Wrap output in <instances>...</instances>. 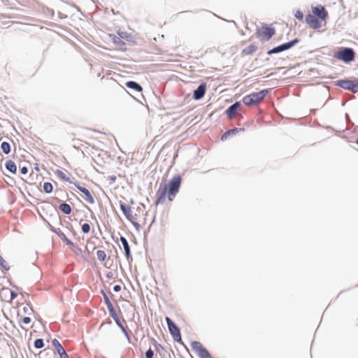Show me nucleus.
<instances>
[{
    "mask_svg": "<svg viewBox=\"0 0 358 358\" xmlns=\"http://www.w3.org/2000/svg\"><path fill=\"white\" fill-rule=\"evenodd\" d=\"M91 227L87 222L84 223L81 227V230L83 234H88L90 231Z\"/></svg>",
    "mask_w": 358,
    "mask_h": 358,
    "instance_id": "c9c22d12",
    "label": "nucleus"
},
{
    "mask_svg": "<svg viewBox=\"0 0 358 358\" xmlns=\"http://www.w3.org/2000/svg\"><path fill=\"white\" fill-rule=\"evenodd\" d=\"M294 17L300 22H302L304 18L303 12L299 9H298L294 13Z\"/></svg>",
    "mask_w": 358,
    "mask_h": 358,
    "instance_id": "e433bc0d",
    "label": "nucleus"
},
{
    "mask_svg": "<svg viewBox=\"0 0 358 358\" xmlns=\"http://www.w3.org/2000/svg\"><path fill=\"white\" fill-rule=\"evenodd\" d=\"M31 321V317L28 316H24L22 318H21L20 322H22L24 324H29Z\"/></svg>",
    "mask_w": 358,
    "mask_h": 358,
    "instance_id": "79ce46f5",
    "label": "nucleus"
},
{
    "mask_svg": "<svg viewBox=\"0 0 358 358\" xmlns=\"http://www.w3.org/2000/svg\"><path fill=\"white\" fill-rule=\"evenodd\" d=\"M5 259L3 258V257L0 255V264L4 261Z\"/></svg>",
    "mask_w": 358,
    "mask_h": 358,
    "instance_id": "338daca9",
    "label": "nucleus"
},
{
    "mask_svg": "<svg viewBox=\"0 0 358 358\" xmlns=\"http://www.w3.org/2000/svg\"><path fill=\"white\" fill-rule=\"evenodd\" d=\"M241 106V102L236 101L227 108V109L224 111V114L229 120H232L235 117V113H239Z\"/></svg>",
    "mask_w": 358,
    "mask_h": 358,
    "instance_id": "9d476101",
    "label": "nucleus"
},
{
    "mask_svg": "<svg viewBox=\"0 0 358 358\" xmlns=\"http://www.w3.org/2000/svg\"><path fill=\"white\" fill-rule=\"evenodd\" d=\"M7 282L9 284V285L13 287V288L16 289L17 290L20 289V287L17 286L10 278L7 279Z\"/></svg>",
    "mask_w": 358,
    "mask_h": 358,
    "instance_id": "c03bdc74",
    "label": "nucleus"
},
{
    "mask_svg": "<svg viewBox=\"0 0 358 358\" xmlns=\"http://www.w3.org/2000/svg\"><path fill=\"white\" fill-rule=\"evenodd\" d=\"M333 85L355 94L358 92V78L349 77L336 80L333 82Z\"/></svg>",
    "mask_w": 358,
    "mask_h": 358,
    "instance_id": "f03ea898",
    "label": "nucleus"
},
{
    "mask_svg": "<svg viewBox=\"0 0 358 358\" xmlns=\"http://www.w3.org/2000/svg\"><path fill=\"white\" fill-rule=\"evenodd\" d=\"M165 321L168 327L169 333L175 342L180 344H184L182 340L181 331L180 327L177 324L169 317H165Z\"/></svg>",
    "mask_w": 358,
    "mask_h": 358,
    "instance_id": "20e7f679",
    "label": "nucleus"
},
{
    "mask_svg": "<svg viewBox=\"0 0 358 358\" xmlns=\"http://www.w3.org/2000/svg\"><path fill=\"white\" fill-rule=\"evenodd\" d=\"M60 192H62V189H57L55 190V194H59Z\"/></svg>",
    "mask_w": 358,
    "mask_h": 358,
    "instance_id": "e2e57ef3",
    "label": "nucleus"
},
{
    "mask_svg": "<svg viewBox=\"0 0 358 358\" xmlns=\"http://www.w3.org/2000/svg\"><path fill=\"white\" fill-rule=\"evenodd\" d=\"M1 150L5 155H8L11 152V145L7 141H3L0 145Z\"/></svg>",
    "mask_w": 358,
    "mask_h": 358,
    "instance_id": "bb28decb",
    "label": "nucleus"
},
{
    "mask_svg": "<svg viewBox=\"0 0 358 358\" xmlns=\"http://www.w3.org/2000/svg\"><path fill=\"white\" fill-rule=\"evenodd\" d=\"M242 101L246 106H252L260 102L256 92L245 95L243 98Z\"/></svg>",
    "mask_w": 358,
    "mask_h": 358,
    "instance_id": "4468645a",
    "label": "nucleus"
},
{
    "mask_svg": "<svg viewBox=\"0 0 358 358\" xmlns=\"http://www.w3.org/2000/svg\"><path fill=\"white\" fill-rule=\"evenodd\" d=\"M305 22L308 27L314 30H319L322 27L321 20L308 13L305 17Z\"/></svg>",
    "mask_w": 358,
    "mask_h": 358,
    "instance_id": "6e6552de",
    "label": "nucleus"
},
{
    "mask_svg": "<svg viewBox=\"0 0 358 358\" xmlns=\"http://www.w3.org/2000/svg\"><path fill=\"white\" fill-rule=\"evenodd\" d=\"M278 53H279L278 49L277 48L276 46L273 47L271 49L268 50L267 52H266V55H273V54H278Z\"/></svg>",
    "mask_w": 358,
    "mask_h": 358,
    "instance_id": "ea45409f",
    "label": "nucleus"
},
{
    "mask_svg": "<svg viewBox=\"0 0 358 358\" xmlns=\"http://www.w3.org/2000/svg\"><path fill=\"white\" fill-rule=\"evenodd\" d=\"M51 217H55L56 219H58L59 220V224L61 225L62 224V220H61V217H60V215L57 212V213L53 215H50Z\"/></svg>",
    "mask_w": 358,
    "mask_h": 358,
    "instance_id": "603ef678",
    "label": "nucleus"
},
{
    "mask_svg": "<svg viewBox=\"0 0 358 358\" xmlns=\"http://www.w3.org/2000/svg\"><path fill=\"white\" fill-rule=\"evenodd\" d=\"M275 34V29L271 24L268 25L266 24H263L261 29H257L255 33L257 37L262 41H269Z\"/></svg>",
    "mask_w": 358,
    "mask_h": 358,
    "instance_id": "39448f33",
    "label": "nucleus"
},
{
    "mask_svg": "<svg viewBox=\"0 0 358 358\" xmlns=\"http://www.w3.org/2000/svg\"><path fill=\"white\" fill-rule=\"evenodd\" d=\"M129 203H130L131 205H134V204L135 203L134 200L133 199H130V201H129Z\"/></svg>",
    "mask_w": 358,
    "mask_h": 358,
    "instance_id": "0e129e2a",
    "label": "nucleus"
},
{
    "mask_svg": "<svg viewBox=\"0 0 358 358\" xmlns=\"http://www.w3.org/2000/svg\"><path fill=\"white\" fill-rule=\"evenodd\" d=\"M55 173L61 180L74 185L75 181L72 180L69 177L66 176L62 171L57 169Z\"/></svg>",
    "mask_w": 358,
    "mask_h": 358,
    "instance_id": "a878e982",
    "label": "nucleus"
},
{
    "mask_svg": "<svg viewBox=\"0 0 358 358\" xmlns=\"http://www.w3.org/2000/svg\"><path fill=\"white\" fill-rule=\"evenodd\" d=\"M257 50V46L252 43L247 48L242 50L241 55H251Z\"/></svg>",
    "mask_w": 358,
    "mask_h": 358,
    "instance_id": "b1692460",
    "label": "nucleus"
},
{
    "mask_svg": "<svg viewBox=\"0 0 358 358\" xmlns=\"http://www.w3.org/2000/svg\"><path fill=\"white\" fill-rule=\"evenodd\" d=\"M10 268V267L6 260L3 261V262L0 264V269L3 273H5V272L8 271Z\"/></svg>",
    "mask_w": 358,
    "mask_h": 358,
    "instance_id": "f704fd0d",
    "label": "nucleus"
},
{
    "mask_svg": "<svg viewBox=\"0 0 358 358\" xmlns=\"http://www.w3.org/2000/svg\"><path fill=\"white\" fill-rule=\"evenodd\" d=\"M45 346L44 340L43 338H36L34 341V347L36 349H41Z\"/></svg>",
    "mask_w": 358,
    "mask_h": 358,
    "instance_id": "7c9ffc66",
    "label": "nucleus"
},
{
    "mask_svg": "<svg viewBox=\"0 0 358 358\" xmlns=\"http://www.w3.org/2000/svg\"><path fill=\"white\" fill-rule=\"evenodd\" d=\"M116 325L120 328V329L122 331V330H124V329H125L127 327H124L123 325V323L121 321L120 317L115 320H114Z\"/></svg>",
    "mask_w": 358,
    "mask_h": 358,
    "instance_id": "58836bf2",
    "label": "nucleus"
},
{
    "mask_svg": "<svg viewBox=\"0 0 358 358\" xmlns=\"http://www.w3.org/2000/svg\"><path fill=\"white\" fill-rule=\"evenodd\" d=\"M100 294L103 296V298L104 299V302L106 305V306L112 305V302L108 296L107 293L104 291V289H101L100 291Z\"/></svg>",
    "mask_w": 358,
    "mask_h": 358,
    "instance_id": "2f4dec72",
    "label": "nucleus"
},
{
    "mask_svg": "<svg viewBox=\"0 0 358 358\" xmlns=\"http://www.w3.org/2000/svg\"><path fill=\"white\" fill-rule=\"evenodd\" d=\"M150 341L162 358H171L170 354L168 352L167 350L163 345L159 343L152 337H150Z\"/></svg>",
    "mask_w": 358,
    "mask_h": 358,
    "instance_id": "ddd939ff",
    "label": "nucleus"
},
{
    "mask_svg": "<svg viewBox=\"0 0 358 358\" xmlns=\"http://www.w3.org/2000/svg\"><path fill=\"white\" fill-rule=\"evenodd\" d=\"M109 38L111 39L113 43L118 47V49L120 51L125 52L127 50V44L126 43L122 40V38H120V36H116L113 34H110Z\"/></svg>",
    "mask_w": 358,
    "mask_h": 358,
    "instance_id": "2eb2a0df",
    "label": "nucleus"
},
{
    "mask_svg": "<svg viewBox=\"0 0 358 358\" xmlns=\"http://www.w3.org/2000/svg\"><path fill=\"white\" fill-rule=\"evenodd\" d=\"M54 187L51 182H45L43 185V191L45 194H51L53 192Z\"/></svg>",
    "mask_w": 358,
    "mask_h": 358,
    "instance_id": "c85d7f7f",
    "label": "nucleus"
},
{
    "mask_svg": "<svg viewBox=\"0 0 358 358\" xmlns=\"http://www.w3.org/2000/svg\"><path fill=\"white\" fill-rule=\"evenodd\" d=\"M52 232L57 234L59 237V234H63V232L59 228L53 229Z\"/></svg>",
    "mask_w": 358,
    "mask_h": 358,
    "instance_id": "3c124183",
    "label": "nucleus"
},
{
    "mask_svg": "<svg viewBox=\"0 0 358 358\" xmlns=\"http://www.w3.org/2000/svg\"><path fill=\"white\" fill-rule=\"evenodd\" d=\"M59 238L73 251H76V249H79L80 251H82L79 247L76 245L69 238L66 237L64 233H63L62 234H59Z\"/></svg>",
    "mask_w": 358,
    "mask_h": 358,
    "instance_id": "aec40b11",
    "label": "nucleus"
},
{
    "mask_svg": "<svg viewBox=\"0 0 358 358\" xmlns=\"http://www.w3.org/2000/svg\"><path fill=\"white\" fill-rule=\"evenodd\" d=\"M271 88H266L261 90L259 92H256L259 101L264 99L271 92Z\"/></svg>",
    "mask_w": 358,
    "mask_h": 358,
    "instance_id": "cd10ccee",
    "label": "nucleus"
},
{
    "mask_svg": "<svg viewBox=\"0 0 358 358\" xmlns=\"http://www.w3.org/2000/svg\"><path fill=\"white\" fill-rule=\"evenodd\" d=\"M43 222L46 224L47 227L50 229V230L51 231H52V229H55V227H53L52 225H51V224H50V223L48 221H47L45 219H44V218H43Z\"/></svg>",
    "mask_w": 358,
    "mask_h": 358,
    "instance_id": "8fccbe9b",
    "label": "nucleus"
},
{
    "mask_svg": "<svg viewBox=\"0 0 358 358\" xmlns=\"http://www.w3.org/2000/svg\"><path fill=\"white\" fill-rule=\"evenodd\" d=\"M206 87L207 84L206 82L202 81L199 86L193 91V95L192 98L196 100L199 101L202 99L206 92Z\"/></svg>",
    "mask_w": 358,
    "mask_h": 358,
    "instance_id": "1a4fd4ad",
    "label": "nucleus"
},
{
    "mask_svg": "<svg viewBox=\"0 0 358 358\" xmlns=\"http://www.w3.org/2000/svg\"><path fill=\"white\" fill-rule=\"evenodd\" d=\"M106 277L108 279H111L113 278V273L111 271H109V272L106 273Z\"/></svg>",
    "mask_w": 358,
    "mask_h": 358,
    "instance_id": "864d4df0",
    "label": "nucleus"
},
{
    "mask_svg": "<svg viewBox=\"0 0 358 358\" xmlns=\"http://www.w3.org/2000/svg\"><path fill=\"white\" fill-rule=\"evenodd\" d=\"M91 218H92V220H96V217H95V215H94V214H92V215H91Z\"/></svg>",
    "mask_w": 358,
    "mask_h": 358,
    "instance_id": "774afa93",
    "label": "nucleus"
},
{
    "mask_svg": "<svg viewBox=\"0 0 358 358\" xmlns=\"http://www.w3.org/2000/svg\"><path fill=\"white\" fill-rule=\"evenodd\" d=\"M117 35L120 36V38H122V40H124L125 41L128 42L129 44L131 45L136 44V41L133 38L132 35L129 33H127V31L118 30Z\"/></svg>",
    "mask_w": 358,
    "mask_h": 358,
    "instance_id": "6ab92c4d",
    "label": "nucleus"
},
{
    "mask_svg": "<svg viewBox=\"0 0 358 358\" xmlns=\"http://www.w3.org/2000/svg\"><path fill=\"white\" fill-rule=\"evenodd\" d=\"M96 255H97L98 259L101 262H103L106 259V253L104 250H97Z\"/></svg>",
    "mask_w": 358,
    "mask_h": 358,
    "instance_id": "473e14b6",
    "label": "nucleus"
},
{
    "mask_svg": "<svg viewBox=\"0 0 358 358\" xmlns=\"http://www.w3.org/2000/svg\"><path fill=\"white\" fill-rule=\"evenodd\" d=\"M6 169L12 174H16L17 168L16 164L11 159H8L5 163Z\"/></svg>",
    "mask_w": 358,
    "mask_h": 358,
    "instance_id": "4be33fe9",
    "label": "nucleus"
},
{
    "mask_svg": "<svg viewBox=\"0 0 358 358\" xmlns=\"http://www.w3.org/2000/svg\"><path fill=\"white\" fill-rule=\"evenodd\" d=\"M27 304L29 307L24 306L23 308V312L25 314L30 315L31 313H33L34 312V310L33 306L30 301L27 303Z\"/></svg>",
    "mask_w": 358,
    "mask_h": 358,
    "instance_id": "72a5a7b5",
    "label": "nucleus"
},
{
    "mask_svg": "<svg viewBox=\"0 0 358 358\" xmlns=\"http://www.w3.org/2000/svg\"><path fill=\"white\" fill-rule=\"evenodd\" d=\"M107 308L110 316L113 319V320L119 317V315L113 304L107 306Z\"/></svg>",
    "mask_w": 358,
    "mask_h": 358,
    "instance_id": "c756f323",
    "label": "nucleus"
},
{
    "mask_svg": "<svg viewBox=\"0 0 358 358\" xmlns=\"http://www.w3.org/2000/svg\"><path fill=\"white\" fill-rule=\"evenodd\" d=\"M34 169H35L36 171H40L39 165H38V164H35Z\"/></svg>",
    "mask_w": 358,
    "mask_h": 358,
    "instance_id": "13d9d810",
    "label": "nucleus"
},
{
    "mask_svg": "<svg viewBox=\"0 0 358 358\" xmlns=\"http://www.w3.org/2000/svg\"><path fill=\"white\" fill-rule=\"evenodd\" d=\"M181 183L182 176L179 173L175 174L167 182L162 181L156 192L155 208L158 205L164 203L166 197L169 201H173L179 192Z\"/></svg>",
    "mask_w": 358,
    "mask_h": 358,
    "instance_id": "f257e3e1",
    "label": "nucleus"
},
{
    "mask_svg": "<svg viewBox=\"0 0 358 358\" xmlns=\"http://www.w3.org/2000/svg\"><path fill=\"white\" fill-rule=\"evenodd\" d=\"M120 241L123 246L124 255H125L128 261H132V255H131V249H130V246H129L127 239L124 236L120 235Z\"/></svg>",
    "mask_w": 358,
    "mask_h": 358,
    "instance_id": "f3484780",
    "label": "nucleus"
},
{
    "mask_svg": "<svg viewBox=\"0 0 358 358\" xmlns=\"http://www.w3.org/2000/svg\"><path fill=\"white\" fill-rule=\"evenodd\" d=\"M334 57L345 64H350L355 60L356 52L352 48L341 47L335 52Z\"/></svg>",
    "mask_w": 358,
    "mask_h": 358,
    "instance_id": "7ed1b4c3",
    "label": "nucleus"
},
{
    "mask_svg": "<svg viewBox=\"0 0 358 358\" xmlns=\"http://www.w3.org/2000/svg\"><path fill=\"white\" fill-rule=\"evenodd\" d=\"M48 12L50 13V14L52 15V16H54L55 15V11L53 9H51V8H48Z\"/></svg>",
    "mask_w": 358,
    "mask_h": 358,
    "instance_id": "4d7b16f0",
    "label": "nucleus"
},
{
    "mask_svg": "<svg viewBox=\"0 0 358 358\" xmlns=\"http://www.w3.org/2000/svg\"><path fill=\"white\" fill-rule=\"evenodd\" d=\"M58 208L65 215H70L72 212V208L66 201L61 203Z\"/></svg>",
    "mask_w": 358,
    "mask_h": 358,
    "instance_id": "393cba45",
    "label": "nucleus"
},
{
    "mask_svg": "<svg viewBox=\"0 0 358 358\" xmlns=\"http://www.w3.org/2000/svg\"><path fill=\"white\" fill-rule=\"evenodd\" d=\"M121 331L122 332L124 336L126 337V338L129 341V343H131V337L127 330V327L125 329H124V330H122Z\"/></svg>",
    "mask_w": 358,
    "mask_h": 358,
    "instance_id": "37998d69",
    "label": "nucleus"
},
{
    "mask_svg": "<svg viewBox=\"0 0 358 358\" xmlns=\"http://www.w3.org/2000/svg\"><path fill=\"white\" fill-rule=\"evenodd\" d=\"M155 356L154 350L150 347L145 352V358H153Z\"/></svg>",
    "mask_w": 358,
    "mask_h": 358,
    "instance_id": "4c0bfd02",
    "label": "nucleus"
},
{
    "mask_svg": "<svg viewBox=\"0 0 358 358\" xmlns=\"http://www.w3.org/2000/svg\"><path fill=\"white\" fill-rule=\"evenodd\" d=\"M110 179L112 180V181H115L116 180V176H111L110 177Z\"/></svg>",
    "mask_w": 358,
    "mask_h": 358,
    "instance_id": "bf43d9fd",
    "label": "nucleus"
},
{
    "mask_svg": "<svg viewBox=\"0 0 358 358\" xmlns=\"http://www.w3.org/2000/svg\"><path fill=\"white\" fill-rule=\"evenodd\" d=\"M120 208L125 217L127 220H131L134 217L132 215V210L129 205L122 202L120 201Z\"/></svg>",
    "mask_w": 358,
    "mask_h": 358,
    "instance_id": "a211bd4d",
    "label": "nucleus"
},
{
    "mask_svg": "<svg viewBox=\"0 0 358 358\" xmlns=\"http://www.w3.org/2000/svg\"><path fill=\"white\" fill-rule=\"evenodd\" d=\"M53 199L58 203L61 201V200L57 197H54Z\"/></svg>",
    "mask_w": 358,
    "mask_h": 358,
    "instance_id": "69168bd1",
    "label": "nucleus"
},
{
    "mask_svg": "<svg viewBox=\"0 0 358 358\" xmlns=\"http://www.w3.org/2000/svg\"><path fill=\"white\" fill-rule=\"evenodd\" d=\"M40 176V175L38 174H36L34 173V172H31L30 174H29V178L31 180H37L38 178Z\"/></svg>",
    "mask_w": 358,
    "mask_h": 358,
    "instance_id": "49530a36",
    "label": "nucleus"
},
{
    "mask_svg": "<svg viewBox=\"0 0 358 358\" xmlns=\"http://www.w3.org/2000/svg\"><path fill=\"white\" fill-rule=\"evenodd\" d=\"M52 344L54 346L57 354L59 355L60 358H70L66 351L64 350L62 344L57 338H54L52 341Z\"/></svg>",
    "mask_w": 358,
    "mask_h": 358,
    "instance_id": "dca6fc26",
    "label": "nucleus"
},
{
    "mask_svg": "<svg viewBox=\"0 0 358 358\" xmlns=\"http://www.w3.org/2000/svg\"><path fill=\"white\" fill-rule=\"evenodd\" d=\"M10 301L15 299L17 296V293L15 290H10Z\"/></svg>",
    "mask_w": 358,
    "mask_h": 358,
    "instance_id": "de8ad7c7",
    "label": "nucleus"
},
{
    "mask_svg": "<svg viewBox=\"0 0 358 358\" xmlns=\"http://www.w3.org/2000/svg\"><path fill=\"white\" fill-rule=\"evenodd\" d=\"M59 17L60 19H64L67 17V15L59 12Z\"/></svg>",
    "mask_w": 358,
    "mask_h": 358,
    "instance_id": "6e6d98bb",
    "label": "nucleus"
},
{
    "mask_svg": "<svg viewBox=\"0 0 358 358\" xmlns=\"http://www.w3.org/2000/svg\"><path fill=\"white\" fill-rule=\"evenodd\" d=\"M74 185L76 187L84 194V199L90 203L93 204L95 202L94 196L89 189L80 185L78 181H75Z\"/></svg>",
    "mask_w": 358,
    "mask_h": 358,
    "instance_id": "9b49d317",
    "label": "nucleus"
},
{
    "mask_svg": "<svg viewBox=\"0 0 358 358\" xmlns=\"http://www.w3.org/2000/svg\"><path fill=\"white\" fill-rule=\"evenodd\" d=\"M73 6L75 7L78 11H81L80 8L79 6H76V4H73Z\"/></svg>",
    "mask_w": 358,
    "mask_h": 358,
    "instance_id": "052dcab7",
    "label": "nucleus"
},
{
    "mask_svg": "<svg viewBox=\"0 0 358 358\" xmlns=\"http://www.w3.org/2000/svg\"><path fill=\"white\" fill-rule=\"evenodd\" d=\"M122 289V287L120 285H115L113 286V290L115 292H119Z\"/></svg>",
    "mask_w": 358,
    "mask_h": 358,
    "instance_id": "09e8293b",
    "label": "nucleus"
},
{
    "mask_svg": "<svg viewBox=\"0 0 358 358\" xmlns=\"http://www.w3.org/2000/svg\"><path fill=\"white\" fill-rule=\"evenodd\" d=\"M237 130H238V133L241 132V131H245V128H243V127L237 128Z\"/></svg>",
    "mask_w": 358,
    "mask_h": 358,
    "instance_id": "680f3d73",
    "label": "nucleus"
},
{
    "mask_svg": "<svg viewBox=\"0 0 358 358\" xmlns=\"http://www.w3.org/2000/svg\"><path fill=\"white\" fill-rule=\"evenodd\" d=\"M129 221L133 224L137 231H139L141 225L134 217Z\"/></svg>",
    "mask_w": 358,
    "mask_h": 358,
    "instance_id": "a19ab883",
    "label": "nucleus"
},
{
    "mask_svg": "<svg viewBox=\"0 0 358 358\" xmlns=\"http://www.w3.org/2000/svg\"><path fill=\"white\" fill-rule=\"evenodd\" d=\"M313 16L321 21H326L329 18V13L326 8L322 5L312 6Z\"/></svg>",
    "mask_w": 358,
    "mask_h": 358,
    "instance_id": "0eeeda50",
    "label": "nucleus"
},
{
    "mask_svg": "<svg viewBox=\"0 0 358 358\" xmlns=\"http://www.w3.org/2000/svg\"><path fill=\"white\" fill-rule=\"evenodd\" d=\"M28 167L26 166H24L20 169V173L22 175H25L28 173Z\"/></svg>",
    "mask_w": 358,
    "mask_h": 358,
    "instance_id": "a18cd8bd",
    "label": "nucleus"
},
{
    "mask_svg": "<svg viewBox=\"0 0 358 358\" xmlns=\"http://www.w3.org/2000/svg\"><path fill=\"white\" fill-rule=\"evenodd\" d=\"M190 346L199 358H213L209 351L197 341H192Z\"/></svg>",
    "mask_w": 358,
    "mask_h": 358,
    "instance_id": "423d86ee",
    "label": "nucleus"
},
{
    "mask_svg": "<svg viewBox=\"0 0 358 358\" xmlns=\"http://www.w3.org/2000/svg\"><path fill=\"white\" fill-rule=\"evenodd\" d=\"M124 85L129 90H134V91H136L138 92H141L143 91L142 86L138 83H137L134 80L127 81Z\"/></svg>",
    "mask_w": 358,
    "mask_h": 358,
    "instance_id": "412c9836",
    "label": "nucleus"
},
{
    "mask_svg": "<svg viewBox=\"0 0 358 358\" xmlns=\"http://www.w3.org/2000/svg\"><path fill=\"white\" fill-rule=\"evenodd\" d=\"M238 134L237 127H234L231 129L227 130L220 137L222 141L227 140L230 136Z\"/></svg>",
    "mask_w": 358,
    "mask_h": 358,
    "instance_id": "5701e85b",
    "label": "nucleus"
},
{
    "mask_svg": "<svg viewBox=\"0 0 358 358\" xmlns=\"http://www.w3.org/2000/svg\"><path fill=\"white\" fill-rule=\"evenodd\" d=\"M301 39L299 38H294L287 42L283 43L277 45V48L278 49L279 53L288 50L295 46L300 42Z\"/></svg>",
    "mask_w": 358,
    "mask_h": 358,
    "instance_id": "f8f14e48",
    "label": "nucleus"
},
{
    "mask_svg": "<svg viewBox=\"0 0 358 358\" xmlns=\"http://www.w3.org/2000/svg\"><path fill=\"white\" fill-rule=\"evenodd\" d=\"M199 11H200V10H194V11H192V13H198ZM187 12H192V10H187V11H182V12H179V13H178L176 14V15H181V14H182V13H187Z\"/></svg>",
    "mask_w": 358,
    "mask_h": 358,
    "instance_id": "5fc2aeb1",
    "label": "nucleus"
}]
</instances>
